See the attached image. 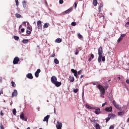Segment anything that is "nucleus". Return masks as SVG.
<instances>
[{"instance_id":"f257e3e1","label":"nucleus","mask_w":129,"mask_h":129,"mask_svg":"<svg viewBox=\"0 0 129 129\" xmlns=\"http://www.w3.org/2000/svg\"><path fill=\"white\" fill-rule=\"evenodd\" d=\"M96 87L100 91L101 97H102V98H103L104 97V96L103 95L105 94V89H107V86H105V87H103L102 85L100 84H98L96 85Z\"/></svg>"},{"instance_id":"f03ea898","label":"nucleus","mask_w":129,"mask_h":129,"mask_svg":"<svg viewBox=\"0 0 129 129\" xmlns=\"http://www.w3.org/2000/svg\"><path fill=\"white\" fill-rule=\"evenodd\" d=\"M98 61L101 62V59L103 62L105 61V56H102V54H103V51L102 50V47L100 46L98 50Z\"/></svg>"},{"instance_id":"7ed1b4c3","label":"nucleus","mask_w":129,"mask_h":129,"mask_svg":"<svg viewBox=\"0 0 129 129\" xmlns=\"http://www.w3.org/2000/svg\"><path fill=\"white\" fill-rule=\"evenodd\" d=\"M112 104L114 105V107H115L117 109H118L119 110H122L121 109V107H119V105L116 104V102H115V100L112 101Z\"/></svg>"},{"instance_id":"20e7f679","label":"nucleus","mask_w":129,"mask_h":129,"mask_svg":"<svg viewBox=\"0 0 129 129\" xmlns=\"http://www.w3.org/2000/svg\"><path fill=\"white\" fill-rule=\"evenodd\" d=\"M123 107L124 108V110L123 111H119L117 113V114L119 115V116H122V115H124L125 112L124 110H126V109H127V108L125 106H123Z\"/></svg>"},{"instance_id":"39448f33","label":"nucleus","mask_w":129,"mask_h":129,"mask_svg":"<svg viewBox=\"0 0 129 129\" xmlns=\"http://www.w3.org/2000/svg\"><path fill=\"white\" fill-rule=\"evenodd\" d=\"M37 26L38 29L42 30V21L41 20H39L37 22Z\"/></svg>"},{"instance_id":"423d86ee","label":"nucleus","mask_w":129,"mask_h":129,"mask_svg":"<svg viewBox=\"0 0 129 129\" xmlns=\"http://www.w3.org/2000/svg\"><path fill=\"white\" fill-rule=\"evenodd\" d=\"M19 61H20V58H19L18 56H16L14 58L13 64H14V65H16L18 64V63H19Z\"/></svg>"},{"instance_id":"0eeeda50","label":"nucleus","mask_w":129,"mask_h":129,"mask_svg":"<svg viewBox=\"0 0 129 129\" xmlns=\"http://www.w3.org/2000/svg\"><path fill=\"white\" fill-rule=\"evenodd\" d=\"M51 83L54 84L55 82H57V77L55 76H52L50 79Z\"/></svg>"},{"instance_id":"6e6552de","label":"nucleus","mask_w":129,"mask_h":129,"mask_svg":"<svg viewBox=\"0 0 129 129\" xmlns=\"http://www.w3.org/2000/svg\"><path fill=\"white\" fill-rule=\"evenodd\" d=\"M72 12V8H70L67 10L65 11L62 13V15H67V14H69V13H71Z\"/></svg>"},{"instance_id":"1a4fd4ad","label":"nucleus","mask_w":129,"mask_h":129,"mask_svg":"<svg viewBox=\"0 0 129 129\" xmlns=\"http://www.w3.org/2000/svg\"><path fill=\"white\" fill-rule=\"evenodd\" d=\"M104 110L105 111H107V112H111L112 111V107H106Z\"/></svg>"},{"instance_id":"9d476101","label":"nucleus","mask_w":129,"mask_h":129,"mask_svg":"<svg viewBox=\"0 0 129 129\" xmlns=\"http://www.w3.org/2000/svg\"><path fill=\"white\" fill-rule=\"evenodd\" d=\"M20 118L25 121H27V117H25V114H24V113L20 114Z\"/></svg>"},{"instance_id":"9b49d317","label":"nucleus","mask_w":129,"mask_h":129,"mask_svg":"<svg viewBox=\"0 0 129 129\" xmlns=\"http://www.w3.org/2000/svg\"><path fill=\"white\" fill-rule=\"evenodd\" d=\"M53 84H54L56 87H60L62 83H61V82L56 81Z\"/></svg>"},{"instance_id":"f8f14e48","label":"nucleus","mask_w":129,"mask_h":129,"mask_svg":"<svg viewBox=\"0 0 129 129\" xmlns=\"http://www.w3.org/2000/svg\"><path fill=\"white\" fill-rule=\"evenodd\" d=\"M41 72V70L40 69H37L36 72L35 73V76L36 78L39 77V74Z\"/></svg>"},{"instance_id":"ddd939ff","label":"nucleus","mask_w":129,"mask_h":129,"mask_svg":"<svg viewBox=\"0 0 129 129\" xmlns=\"http://www.w3.org/2000/svg\"><path fill=\"white\" fill-rule=\"evenodd\" d=\"M71 71H72V72H73V73L74 74V76H75V77H76V78H77V75H78L77 71H76V70H75L72 69L71 70Z\"/></svg>"},{"instance_id":"4468645a","label":"nucleus","mask_w":129,"mask_h":129,"mask_svg":"<svg viewBox=\"0 0 129 129\" xmlns=\"http://www.w3.org/2000/svg\"><path fill=\"white\" fill-rule=\"evenodd\" d=\"M56 127L57 129H61L62 127V123L57 122V123L56 125Z\"/></svg>"},{"instance_id":"2eb2a0df","label":"nucleus","mask_w":129,"mask_h":129,"mask_svg":"<svg viewBox=\"0 0 129 129\" xmlns=\"http://www.w3.org/2000/svg\"><path fill=\"white\" fill-rule=\"evenodd\" d=\"M26 77L28 78V79H33V75L31 73H29L26 75Z\"/></svg>"},{"instance_id":"dca6fc26","label":"nucleus","mask_w":129,"mask_h":129,"mask_svg":"<svg viewBox=\"0 0 129 129\" xmlns=\"http://www.w3.org/2000/svg\"><path fill=\"white\" fill-rule=\"evenodd\" d=\"M49 118H50V115H47L45 117H44L43 119V121H46L48 122V120H49Z\"/></svg>"},{"instance_id":"f3484780","label":"nucleus","mask_w":129,"mask_h":129,"mask_svg":"<svg viewBox=\"0 0 129 129\" xmlns=\"http://www.w3.org/2000/svg\"><path fill=\"white\" fill-rule=\"evenodd\" d=\"M18 95V91L17 90H14V92L12 94V97H14V96H17Z\"/></svg>"},{"instance_id":"a211bd4d","label":"nucleus","mask_w":129,"mask_h":129,"mask_svg":"<svg viewBox=\"0 0 129 129\" xmlns=\"http://www.w3.org/2000/svg\"><path fill=\"white\" fill-rule=\"evenodd\" d=\"M94 126L96 129H101V126L97 123L95 125H94Z\"/></svg>"},{"instance_id":"6ab92c4d","label":"nucleus","mask_w":129,"mask_h":129,"mask_svg":"<svg viewBox=\"0 0 129 129\" xmlns=\"http://www.w3.org/2000/svg\"><path fill=\"white\" fill-rule=\"evenodd\" d=\"M102 8H103V3H101L98 7V10H99V13H101Z\"/></svg>"},{"instance_id":"aec40b11","label":"nucleus","mask_w":129,"mask_h":129,"mask_svg":"<svg viewBox=\"0 0 129 129\" xmlns=\"http://www.w3.org/2000/svg\"><path fill=\"white\" fill-rule=\"evenodd\" d=\"M22 5H23V8H27V2H26V1L24 0L23 2H22Z\"/></svg>"},{"instance_id":"412c9836","label":"nucleus","mask_w":129,"mask_h":129,"mask_svg":"<svg viewBox=\"0 0 129 129\" xmlns=\"http://www.w3.org/2000/svg\"><path fill=\"white\" fill-rule=\"evenodd\" d=\"M108 116H109L110 118H114V117H115V114L112 113L109 114Z\"/></svg>"},{"instance_id":"4be33fe9","label":"nucleus","mask_w":129,"mask_h":129,"mask_svg":"<svg viewBox=\"0 0 129 129\" xmlns=\"http://www.w3.org/2000/svg\"><path fill=\"white\" fill-rule=\"evenodd\" d=\"M15 17H16L17 19H21V18L22 17V15H21V14L16 13Z\"/></svg>"},{"instance_id":"5701e85b","label":"nucleus","mask_w":129,"mask_h":129,"mask_svg":"<svg viewBox=\"0 0 129 129\" xmlns=\"http://www.w3.org/2000/svg\"><path fill=\"white\" fill-rule=\"evenodd\" d=\"M55 43H61L62 39L61 38H57L55 41Z\"/></svg>"},{"instance_id":"b1692460","label":"nucleus","mask_w":129,"mask_h":129,"mask_svg":"<svg viewBox=\"0 0 129 129\" xmlns=\"http://www.w3.org/2000/svg\"><path fill=\"white\" fill-rule=\"evenodd\" d=\"M22 43H23V44H27V43H29V39H23Z\"/></svg>"},{"instance_id":"393cba45","label":"nucleus","mask_w":129,"mask_h":129,"mask_svg":"<svg viewBox=\"0 0 129 129\" xmlns=\"http://www.w3.org/2000/svg\"><path fill=\"white\" fill-rule=\"evenodd\" d=\"M49 24L48 23H46L44 24V25H43V28H44L45 29L48 28V27H49Z\"/></svg>"},{"instance_id":"a878e982","label":"nucleus","mask_w":129,"mask_h":129,"mask_svg":"<svg viewBox=\"0 0 129 129\" xmlns=\"http://www.w3.org/2000/svg\"><path fill=\"white\" fill-rule=\"evenodd\" d=\"M86 107H87V108H88V109H93V107L90 106L88 104H86Z\"/></svg>"},{"instance_id":"bb28decb","label":"nucleus","mask_w":129,"mask_h":129,"mask_svg":"<svg viewBox=\"0 0 129 129\" xmlns=\"http://www.w3.org/2000/svg\"><path fill=\"white\" fill-rule=\"evenodd\" d=\"M93 4L94 6V7H96L97 6V0H93Z\"/></svg>"},{"instance_id":"cd10ccee","label":"nucleus","mask_w":129,"mask_h":129,"mask_svg":"<svg viewBox=\"0 0 129 129\" xmlns=\"http://www.w3.org/2000/svg\"><path fill=\"white\" fill-rule=\"evenodd\" d=\"M70 82H74V77H70Z\"/></svg>"},{"instance_id":"c85d7f7f","label":"nucleus","mask_w":129,"mask_h":129,"mask_svg":"<svg viewBox=\"0 0 129 129\" xmlns=\"http://www.w3.org/2000/svg\"><path fill=\"white\" fill-rule=\"evenodd\" d=\"M14 39H15V41H19V40H20V37H19V36H17L15 35Z\"/></svg>"},{"instance_id":"c756f323","label":"nucleus","mask_w":129,"mask_h":129,"mask_svg":"<svg viewBox=\"0 0 129 129\" xmlns=\"http://www.w3.org/2000/svg\"><path fill=\"white\" fill-rule=\"evenodd\" d=\"M54 62L55 64H59V60L57 58L54 59Z\"/></svg>"},{"instance_id":"7c9ffc66","label":"nucleus","mask_w":129,"mask_h":129,"mask_svg":"<svg viewBox=\"0 0 129 129\" xmlns=\"http://www.w3.org/2000/svg\"><path fill=\"white\" fill-rule=\"evenodd\" d=\"M79 39H83V36L80 33L78 34Z\"/></svg>"},{"instance_id":"2f4dec72","label":"nucleus","mask_w":129,"mask_h":129,"mask_svg":"<svg viewBox=\"0 0 129 129\" xmlns=\"http://www.w3.org/2000/svg\"><path fill=\"white\" fill-rule=\"evenodd\" d=\"M16 113H17V110L14 108L13 110V114H14V115H16Z\"/></svg>"},{"instance_id":"473e14b6","label":"nucleus","mask_w":129,"mask_h":129,"mask_svg":"<svg viewBox=\"0 0 129 129\" xmlns=\"http://www.w3.org/2000/svg\"><path fill=\"white\" fill-rule=\"evenodd\" d=\"M11 84H12V86H13V87H16V83L14 81L11 82Z\"/></svg>"},{"instance_id":"72a5a7b5","label":"nucleus","mask_w":129,"mask_h":129,"mask_svg":"<svg viewBox=\"0 0 129 129\" xmlns=\"http://www.w3.org/2000/svg\"><path fill=\"white\" fill-rule=\"evenodd\" d=\"M94 113H95V114L98 115L99 114V113H101V112H100V111H95Z\"/></svg>"},{"instance_id":"f704fd0d","label":"nucleus","mask_w":129,"mask_h":129,"mask_svg":"<svg viewBox=\"0 0 129 129\" xmlns=\"http://www.w3.org/2000/svg\"><path fill=\"white\" fill-rule=\"evenodd\" d=\"M71 25L73 26V27H75V26H76V22H72L71 23Z\"/></svg>"},{"instance_id":"c9c22d12","label":"nucleus","mask_w":129,"mask_h":129,"mask_svg":"<svg viewBox=\"0 0 129 129\" xmlns=\"http://www.w3.org/2000/svg\"><path fill=\"white\" fill-rule=\"evenodd\" d=\"M93 109H95V111H100V108L98 107H93Z\"/></svg>"},{"instance_id":"e433bc0d","label":"nucleus","mask_w":129,"mask_h":129,"mask_svg":"<svg viewBox=\"0 0 129 129\" xmlns=\"http://www.w3.org/2000/svg\"><path fill=\"white\" fill-rule=\"evenodd\" d=\"M105 119H106V122L107 123L108 122V121H109L110 118L108 116V117L106 118Z\"/></svg>"},{"instance_id":"4c0bfd02","label":"nucleus","mask_w":129,"mask_h":129,"mask_svg":"<svg viewBox=\"0 0 129 129\" xmlns=\"http://www.w3.org/2000/svg\"><path fill=\"white\" fill-rule=\"evenodd\" d=\"M78 91H79V90L78 89H74V92L75 93H77V92H78Z\"/></svg>"},{"instance_id":"58836bf2","label":"nucleus","mask_w":129,"mask_h":129,"mask_svg":"<svg viewBox=\"0 0 129 129\" xmlns=\"http://www.w3.org/2000/svg\"><path fill=\"white\" fill-rule=\"evenodd\" d=\"M75 54V55H78V54H79V51H78V49H77V48L76 49Z\"/></svg>"},{"instance_id":"ea45409f","label":"nucleus","mask_w":129,"mask_h":129,"mask_svg":"<svg viewBox=\"0 0 129 129\" xmlns=\"http://www.w3.org/2000/svg\"><path fill=\"white\" fill-rule=\"evenodd\" d=\"M16 6L19 7V0H15Z\"/></svg>"},{"instance_id":"a19ab883","label":"nucleus","mask_w":129,"mask_h":129,"mask_svg":"<svg viewBox=\"0 0 129 129\" xmlns=\"http://www.w3.org/2000/svg\"><path fill=\"white\" fill-rule=\"evenodd\" d=\"M125 27H126V28H128V27H129V22H127V23H126V24H125Z\"/></svg>"},{"instance_id":"79ce46f5","label":"nucleus","mask_w":129,"mask_h":129,"mask_svg":"<svg viewBox=\"0 0 129 129\" xmlns=\"http://www.w3.org/2000/svg\"><path fill=\"white\" fill-rule=\"evenodd\" d=\"M64 1L63 0H59V5H62V4H63Z\"/></svg>"},{"instance_id":"37998d69","label":"nucleus","mask_w":129,"mask_h":129,"mask_svg":"<svg viewBox=\"0 0 129 129\" xmlns=\"http://www.w3.org/2000/svg\"><path fill=\"white\" fill-rule=\"evenodd\" d=\"M81 73H82V70H80L78 72V74L79 75H81Z\"/></svg>"},{"instance_id":"c03bdc74","label":"nucleus","mask_w":129,"mask_h":129,"mask_svg":"<svg viewBox=\"0 0 129 129\" xmlns=\"http://www.w3.org/2000/svg\"><path fill=\"white\" fill-rule=\"evenodd\" d=\"M121 40H122V38L121 37H119L118 40H117V42L119 43L120 41H121Z\"/></svg>"},{"instance_id":"a18cd8bd","label":"nucleus","mask_w":129,"mask_h":129,"mask_svg":"<svg viewBox=\"0 0 129 129\" xmlns=\"http://www.w3.org/2000/svg\"><path fill=\"white\" fill-rule=\"evenodd\" d=\"M0 128L1 129H5V127H4V125H3V124H0Z\"/></svg>"},{"instance_id":"49530a36","label":"nucleus","mask_w":129,"mask_h":129,"mask_svg":"<svg viewBox=\"0 0 129 129\" xmlns=\"http://www.w3.org/2000/svg\"><path fill=\"white\" fill-rule=\"evenodd\" d=\"M26 33H27V34H30L31 33H32V31H31L30 30H27L26 31Z\"/></svg>"},{"instance_id":"de8ad7c7","label":"nucleus","mask_w":129,"mask_h":129,"mask_svg":"<svg viewBox=\"0 0 129 129\" xmlns=\"http://www.w3.org/2000/svg\"><path fill=\"white\" fill-rule=\"evenodd\" d=\"M27 29H28V30H29V31H32V27H29V26H28V27H27Z\"/></svg>"},{"instance_id":"09e8293b","label":"nucleus","mask_w":129,"mask_h":129,"mask_svg":"<svg viewBox=\"0 0 129 129\" xmlns=\"http://www.w3.org/2000/svg\"><path fill=\"white\" fill-rule=\"evenodd\" d=\"M120 37H122V38H124V37H125V34H121L120 35Z\"/></svg>"},{"instance_id":"8fccbe9b","label":"nucleus","mask_w":129,"mask_h":129,"mask_svg":"<svg viewBox=\"0 0 129 129\" xmlns=\"http://www.w3.org/2000/svg\"><path fill=\"white\" fill-rule=\"evenodd\" d=\"M91 121H92V122H94V123H95V122H96V120L93 119V120H91Z\"/></svg>"},{"instance_id":"3c124183","label":"nucleus","mask_w":129,"mask_h":129,"mask_svg":"<svg viewBox=\"0 0 129 129\" xmlns=\"http://www.w3.org/2000/svg\"><path fill=\"white\" fill-rule=\"evenodd\" d=\"M109 129H114V126H113V125H111L109 127Z\"/></svg>"},{"instance_id":"603ef678","label":"nucleus","mask_w":129,"mask_h":129,"mask_svg":"<svg viewBox=\"0 0 129 129\" xmlns=\"http://www.w3.org/2000/svg\"><path fill=\"white\" fill-rule=\"evenodd\" d=\"M106 103H107V102H105V103H103L102 104V107H103L104 106V105H105V104H106Z\"/></svg>"},{"instance_id":"864d4df0","label":"nucleus","mask_w":129,"mask_h":129,"mask_svg":"<svg viewBox=\"0 0 129 129\" xmlns=\"http://www.w3.org/2000/svg\"><path fill=\"white\" fill-rule=\"evenodd\" d=\"M25 32V28H22L21 29V33H24Z\"/></svg>"},{"instance_id":"5fc2aeb1","label":"nucleus","mask_w":129,"mask_h":129,"mask_svg":"<svg viewBox=\"0 0 129 129\" xmlns=\"http://www.w3.org/2000/svg\"><path fill=\"white\" fill-rule=\"evenodd\" d=\"M74 5H75L74 8L75 9H76V7H77V3H75Z\"/></svg>"},{"instance_id":"6e6d98bb","label":"nucleus","mask_w":129,"mask_h":129,"mask_svg":"<svg viewBox=\"0 0 129 129\" xmlns=\"http://www.w3.org/2000/svg\"><path fill=\"white\" fill-rule=\"evenodd\" d=\"M91 57H92V59H93V58H94V55L93 54H91Z\"/></svg>"},{"instance_id":"4d7b16f0","label":"nucleus","mask_w":129,"mask_h":129,"mask_svg":"<svg viewBox=\"0 0 129 129\" xmlns=\"http://www.w3.org/2000/svg\"><path fill=\"white\" fill-rule=\"evenodd\" d=\"M2 82H3V78H0V83H2Z\"/></svg>"},{"instance_id":"13d9d810","label":"nucleus","mask_w":129,"mask_h":129,"mask_svg":"<svg viewBox=\"0 0 129 129\" xmlns=\"http://www.w3.org/2000/svg\"><path fill=\"white\" fill-rule=\"evenodd\" d=\"M0 114L1 115H4V113H3L2 111H1Z\"/></svg>"},{"instance_id":"bf43d9fd","label":"nucleus","mask_w":129,"mask_h":129,"mask_svg":"<svg viewBox=\"0 0 129 129\" xmlns=\"http://www.w3.org/2000/svg\"><path fill=\"white\" fill-rule=\"evenodd\" d=\"M54 56H55V54H51L50 57H54Z\"/></svg>"},{"instance_id":"052dcab7","label":"nucleus","mask_w":129,"mask_h":129,"mask_svg":"<svg viewBox=\"0 0 129 129\" xmlns=\"http://www.w3.org/2000/svg\"><path fill=\"white\" fill-rule=\"evenodd\" d=\"M126 83H127V84H129V80L128 79L126 80Z\"/></svg>"},{"instance_id":"680f3d73","label":"nucleus","mask_w":129,"mask_h":129,"mask_svg":"<svg viewBox=\"0 0 129 129\" xmlns=\"http://www.w3.org/2000/svg\"><path fill=\"white\" fill-rule=\"evenodd\" d=\"M83 96H84V91L83 90V92H82V97H83Z\"/></svg>"},{"instance_id":"e2e57ef3","label":"nucleus","mask_w":129,"mask_h":129,"mask_svg":"<svg viewBox=\"0 0 129 129\" xmlns=\"http://www.w3.org/2000/svg\"><path fill=\"white\" fill-rule=\"evenodd\" d=\"M36 109L38 110V111H40V109L39 108V107H37Z\"/></svg>"},{"instance_id":"0e129e2a","label":"nucleus","mask_w":129,"mask_h":129,"mask_svg":"<svg viewBox=\"0 0 129 129\" xmlns=\"http://www.w3.org/2000/svg\"><path fill=\"white\" fill-rule=\"evenodd\" d=\"M88 61H89V62H90V61H91V57H90L89 58Z\"/></svg>"},{"instance_id":"69168bd1","label":"nucleus","mask_w":129,"mask_h":129,"mask_svg":"<svg viewBox=\"0 0 129 129\" xmlns=\"http://www.w3.org/2000/svg\"><path fill=\"white\" fill-rule=\"evenodd\" d=\"M82 78H83V75H81L80 77V79H82Z\"/></svg>"},{"instance_id":"338daca9","label":"nucleus","mask_w":129,"mask_h":129,"mask_svg":"<svg viewBox=\"0 0 129 129\" xmlns=\"http://www.w3.org/2000/svg\"><path fill=\"white\" fill-rule=\"evenodd\" d=\"M23 24L24 25H26V22L24 21V22H23Z\"/></svg>"},{"instance_id":"774afa93","label":"nucleus","mask_w":129,"mask_h":129,"mask_svg":"<svg viewBox=\"0 0 129 129\" xmlns=\"http://www.w3.org/2000/svg\"><path fill=\"white\" fill-rule=\"evenodd\" d=\"M127 122H129V118H128L127 119Z\"/></svg>"}]
</instances>
